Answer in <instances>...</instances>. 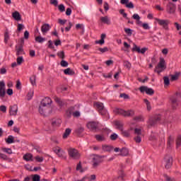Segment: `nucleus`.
I'll use <instances>...</instances> for the list:
<instances>
[{
  "instance_id": "11",
  "label": "nucleus",
  "mask_w": 181,
  "mask_h": 181,
  "mask_svg": "<svg viewBox=\"0 0 181 181\" xmlns=\"http://www.w3.org/2000/svg\"><path fill=\"white\" fill-rule=\"evenodd\" d=\"M18 105H13L9 107V114L11 116L16 117L18 115Z\"/></svg>"
},
{
  "instance_id": "7",
  "label": "nucleus",
  "mask_w": 181,
  "mask_h": 181,
  "mask_svg": "<svg viewBox=\"0 0 181 181\" xmlns=\"http://www.w3.org/2000/svg\"><path fill=\"white\" fill-rule=\"evenodd\" d=\"M117 112L123 117H134L135 115V112L132 110L125 111L122 109H117Z\"/></svg>"
},
{
  "instance_id": "17",
  "label": "nucleus",
  "mask_w": 181,
  "mask_h": 181,
  "mask_svg": "<svg viewBox=\"0 0 181 181\" xmlns=\"http://www.w3.org/2000/svg\"><path fill=\"white\" fill-rule=\"evenodd\" d=\"M120 4H122V5H126V7L129 8V9H134V4L129 2V0H121Z\"/></svg>"
},
{
  "instance_id": "55",
  "label": "nucleus",
  "mask_w": 181,
  "mask_h": 181,
  "mask_svg": "<svg viewBox=\"0 0 181 181\" xmlns=\"http://www.w3.org/2000/svg\"><path fill=\"white\" fill-rule=\"evenodd\" d=\"M134 134H136V135H141L142 130L141 129L136 128L134 129Z\"/></svg>"
},
{
  "instance_id": "4",
  "label": "nucleus",
  "mask_w": 181,
  "mask_h": 181,
  "mask_svg": "<svg viewBox=\"0 0 181 181\" xmlns=\"http://www.w3.org/2000/svg\"><path fill=\"white\" fill-rule=\"evenodd\" d=\"M160 121V115H156L149 118L147 124L148 127H155L156 124H158Z\"/></svg>"
},
{
  "instance_id": "20",
  "label": "nucleus",
  "mask_w": 181,
  "mask_h": 181,
  "mask_svg": "<svg viewBox=\"0 0 181 181\" xmlns=\"http://www.w3.org/2000/svg\"><path fill=\"white\" fill-rule=\"evenodd\" d=\"M175 144V136H169L167 141L168 148H170Z\"/></svg>"
},
{
  "instance_id": "36",
  "label": "nucleus",
  "mask_w": 181,
  "mask_h": 181,
  "mask_svg": "<svg viewBox=\"0 0 181 181\" xmlns=\"http://www.w3.org/2000/svg\"><path fill=\"white\" fill-rule=\"evenodd\" d=\"M144 101L147 107V110L151 111L152 110V107L151 106V103L149 100H148V99H144Z\"/></svg>"
},
{
  "instance_id": "29",
  "label": "nucleus",
  "mask_w": 181,
  "mask_h": 181,
  "mask_svg": "<svg viewBox=\"0 0 181 181\" xmlns=\"http://www.w3.org/2000/svg\"><path fill=\"white\" fill-rule=\"evenodd\" d=\"M73 111H74V107H69L66 111V116L68 118H70V117H71V115H73L74 112Z\"/></svg>"
},
{
  "instance_id": "22",
  "label": "nucleus",
  "mask_w": 181,
  "mask_h": 181,
  "mask_svg": "<svg viewBox=\"0 0 181 181\" xmlns=\"http://www.w3.org/2000/svg\"><path fill=\"white\" fill-rule=\"evenodd\" d=\"M64 74H66V76H74V74H76V72H74L73 69L67 68L64 70Z\"/></svg>"
},
{
  "instance_id": "24",
  "label": "nucleus",
  "mask_w": 181,
  "mask_h": 181,
  "mask_svg": "<svg viewBox=\"0 0 181 181\" xmlns=\"http://www.w3.org/2000/svg\"><path fill=\"white\" fill-rule=\"evenodd\" d=\"M49 30H50V25H49V24L42 25V26L41 28V31L43 33H47V32H49Z\"/></svg>"
},
{
  "instance_id": "51",
  "label": "nucleus",
  "mask_w": 181,
  "mask_h": 181,
  "mask_svg": "<svg viewBox=\"0 0 181 181\" xmlns=\"http://www.w3.org/2000/svg\"><path fill=\"white\" fill-rule=\"evenodd\" d=\"M116 127H117L118 129H119L120 131H122L123 129L122 128V124H121V122L116 121L115 122Z\"/></svg>"
},
{
  "instance_id": "61",
  "label": "nucleus",
  "mask_w": 181,
  "mask_h": 181,
  "mask_svg": "<svg viewBox=\"0 0 181 181\" xmlns=\"http://www.w3.org/2000/svg\"><path fill=\"white\" fill-rule=\"evenodd\" d=\"M98 50H99V52H101L102 53H105V52H108V47H105L103 48H99Z\"/></svg>"
},
{
  "instance_id": "39",
  "label": "nucleus",
  "mask_w": 181,
  "mask_h": 181,
  "mask_svg": "<svg viewBox=\"0 0 181 181\" xmlns=\"http://www.w3.org/2000/svg\"><path fill=\"white\" fill-rule=\"evenodd\" d=\"M13 136H8V137L6 140V144H13Z\"/></svg>"
},
{
  "instance_id": "27",
  "label": "nucleus",
  "mask_w": 181,
  "mask_h": 181,
  "mask_svg": "<svg viewBox=\"0 0 181 181\" xmlns=\"http://www.w3.org/2000/svg\"><path fill=\"white\" fill-rule=\"evenodd\" d=\"M177 96L175 95H173V96L170 97V101L173 105H177Z\"/></svg>"
},
{
  "instance_id": "6",
  "label": "nucleus",
  "mask_w": 181,
  "mask_h": 181,
  "mask_svg": "<svg viewBox=\"0 0 181 181\" xmlns=\"http://www.w3.org/2000/svg\"><path fill=\"white\" fill-rule=\"evenodd\" d=\"M155 21L157 22V23H158L160 26H162L163 29H165V30H168V29H169V20L155 18Z\"/></svg>"
},
{
  "instance_id": "12",
  "label": "nucleus",
  "mask_w": 181,
  "mask_h": 181,
  "mask_svg": "<svg viewBox=\"0 0 181 181\" xmlns=\"http://www.w3.org/2000/svg\"><path fill=\"white\" fill-rule=\"evenodd\" d=\"M5 81H0V98L2 100L5 97Z\"/></svg>"
},
{
  "instance_id": "41",
  "label": "nucleus",
  "mask_w": 181,
  "mask_h": 181,
  "mask_svg": "<svg viewBox=\"0 0 181 181\" xmlns=\"http://www.w3.org/2000/svg\"><path fill=\"white\" fill-rule=\"evenodd\" d=\"M163 80H164V86H169V84H170V80H169V77L164 76Z\"/></svg>"
},
{
  "instance_id": "48",
  "label": "nucleus",
  "mask_w": 181,
  "mask_h": 181,
  "mask_svg": "<svg viewBox=\"0 0 181 181\" xmlns=\"http://www.w3.org/2000/svg\"><path fill=\"white\" fill-rule=\"evenodd\" d=\"M25 29V25L23 24H18L17 25V30L18 32H21V30H23Z\"/></svg>"
},
{
  "instance_id": "35",
  "label": "nucleus",
  "mask_w": 181,
  "mask_h": 181,
  "mask_svg": "<svg viewBox=\"0 0 181 181\" xmlns=\"http://www.w3.org/2000/svg\"><path fill=\"white\" fill-rule=\"evenodd\" d=\"M123 66H124L127 70H131V67H132V64L129 61H124Z\"/></svg>"
},
{
  "instance_id": "14",
  "label": "nucleus",
  "mask_w": 181,
  "mask_h": 181,
  "mask_svg": "<svg viewBox=\"0 0 181 181\" xmlns=\"http://www.w3.org/2000/svg\"><path fill=\"white\" fill-rule=\"evenodd\" d=\"M52 99L49 97H45L44 98L41 102H40V105H46L47 107H51L52 105Z\"/></svg>"
},
{
  "instance_id": "28",
  "label": "nucleus",
  "mask_w": 181,
  "mask_h": 181,
  "mask_svg": "<svg viewBox=\"0 0 181 181\" xmlns=\"http://www.w3.org/2000/svg\"><path fill=\"white\" fill-rule=\"evenodd\" d=\"M95 138L99 142H103V141H105V136L103 134H97L95 136Z\"/></svg>"
},
{
  "instance_id": "37",
  "label": "nucleus",
  "mask_w": 181,
  "mask_h": 181,
  "mask_svg": "<svg viewBox=\"0 0 181 181\" xmlns=\"http://www.w3.org/2000/svg\"><path fill=\"white\" fill-rule=\"evenodd\" d=\"M46 39L44 37H42L41 36H37L35 37V42H37V43H43V42H45Z\"/></svg>"
},
{
  "instance_id": "63",
  "label": "nucleus",
  "mask_w": 181,
  "mask_h": 181,
  "mask_svg": "<svg viewBox=\"0 0 181 181\" xmlns=\"http://www.w3.org/2000/svg\"><path fill=\"white\" fill-rule=\"evenodd\" d=\"M0 111H1V112H6V106L5 105H1L0 106Z\"/></svg>"
},
{
  "instance_id": "49",
  "label": "nucleus",
  "mask_w": 181,
  "mask_h": 181,
  "mask_svg": "<svg viewBox=\"0 0 181 181\" xmlns=\"http://www.w3.org/2000/svg\"><path fill=\"white\" fill-rule=\"evenodd\" d=\"M33 181H40V175L37 174L33 175Z\"/></svg>"
},
{
  "instance_id": "60",
  "label": "nucleus",
  "mask_w": 181,
  "mask_h": 181,
  "mask_svg": "<svg viewBox=\"0 0 181 181\" xmlns=\"http://www.w3.org/2000/svg\"><path fill=\"white\" fill-rule=\"evenodd\" d=\"M48 47L49 49H54V45H53V42L52 41V40H49L48 41Z\"/></svg>"
},
{
  "instance_id": "34",
  "label": "nucleus",
  "mask_w": 181,
  "mask_h": 181,
  "mask_svg": "<svg viewBox=\"0 0 181 181\" xmlns=\"http://www.w3.org/2000/svg\"><path fill=\"white\" fill-rule=\"evenodd\" d=\"M70 134H71V129H70V128L66 129V130L63 134L64 139H66V138H68V136H69V135H70Z\"/></svg>"
},
{
  "instance_id": "46",
  "label": "nucleus",
  "mask_w": 181,
  "mask_h": 181,
  "mask_svg": "<svg viewBox=\"0 0 181 181\" xmlns=\"http://www.w3.org/2000/svg\"><path fill=\"white\" fill-rule=\"evenodd\" d=\"M33 94H34V92L33 90H30L27 95V98L28 100H32L33 97Z\"/></svg>"
},
{
  "instance_id": "43",
  "label": "nucleus",
  "mask_w": 181,
  "mask_h": 181,
  "mask_svg": "<svg viewBox=\"0 0 181 181\" xmlns=\"http://www.w3.org/2000/svg\"><path fill=\"white\" fill-rule=\"evenodd\" d=\"M16 61H17V64L18 66H21V64H22V62H24L23 57L21 56V57H17Z\"/></svg>"
},
{
  "instance_id": "54",
  "label": "nucleus",
  "mask_w": 181,
  "mask_h": 181,
  "mask_svg": "<svg viewBox=\"0 0 181 181\" xmlns=\"http://www.w3.org/2000/svg\"><path fill=\"white\" fill-rule=\"evenodd\" d=\"M0 159H2L3 160H8V156L4 153H0Z\"/></svg>"
},
{
  "instance_id": "2",
  "label": "nucleus",
  "mask_w": 181,
  "mask_h": 181,
  "mask_svg": "<svg viewBox=\"0 0 181 181\" xmlns=\"http://www.w3.org/2000/svg\"><path fill=\"white\" fill-rule=\"evenodd\" d=\"M38 111L41 115L47 116L52 114V106L40 105Z\"/></svg>"
},
{
  "instance_id": "8",
  "label": "nucleus",
  "mask_w": 181,
  "mask_h": 181,
  "mask_svg": "<svg viewBox=\"0 0 181 181\" xmlns=\"http://www.w3.org/2000/svg\"><path fill=\"white\" fill-rule=\"evenodd\" d=\"M139 91L141 93H146L148 95H153L155 91L151 88H148V86H141L139 88Z\"/></svg>"
},
{
  "instance_id": "25",
  "label": "nucleus",
  "mask_w": 181,
  "mask_h": 181,
  "mask_svg": "<svg viewBox=\"0 0 181 181\" xmlns=\"http://www.w3.org/2000/svg\"><path fill=\"white\" fill-rule=\"evenodd\" d=\"M12 16L15 21H19L22 19V17L21 16V13L18 11H15L12 13Z\"/></svg>"
},
{
  "instance_id": "62",
  "label": "nucleus",
  "mask_w": 181,
  "mask_h": 181,
  "mask_svg": "<svg viewBox=\"0 0 181 181\" xmlns=\"http://www.w3.org/2000/svg\"><path fill=\"white\" fill-rule=\"evenodd\" d=\"M76 29H82V30H84V25L83 24H76Z\"/></svg>"
},
{
  "instance_id": "16",
  "label": "nucleus",
  "mask_w": 181,
  "mask_h": 181,
  "mask_svg": "<svg viewBox=\"0 0 181 181\" xmlns=\"http://www.w3.org/2000/svg\"><path fill=\"white\" fill-rule=\"evenodd\" d=\"M16 56H22L25 54V51L23 50V46L22 45H18L16 46Z\"/></svg>"
},
{
  "instance_id": "1",
  "label": "nucleus",
  "mask_w": 181,
  "mask_h": 181,
  "mask_svg": "<svg viewBox=\"0 0 181 181\" xmlns=\"http://www.w3.org/2000/svg\"><path fill=\"white\" fill-rule=\"evenodd\" d=\"M164 70H166V62H165V59L160 58V62L156 66L154 71L156 73H158V74H160V73H162V71H164Z\"/></svg>"
},
{
  "instance_id": "10",
  "label": "nucleus",
  "mask_w": 181,
  "mask_h": 181,
  "mask_svg": "<svg viewBox=\"0 0 181 181\" xmlns=\"http://www.w3.org/2000/svg\"><path fill=\"white\" fill-rule=\"evenodd\" d=\"M164 162H165V169H169L170 168V166H172L173 159L172 158V156H165V157L164 158Z\"/></svg>"
},
{
  "instance_id": "42",
  "label": "nucleus",
  "mask_w": 181,
  "mask_h": 181,
  "mask_svg": "<svg viewBox=\"0 0 181 181\" xmlns=\"http://www.w3.org/2000/svg\"><path fill=\"white\" fill-rule=\"evenodd\" d=\"M58 9L59 12H65L66 11V7L64 6V4H59L58 6Z\"/></svg>"
},
{
  "instance_id": "26",
  "label": "nucleus",
  "mask_w": 181,
  "mask_h": 181,
  "mask_svg": "<svg viewBox=\"0 0 181 181\" xmlns=\"http://www.w3.org/2000/svg\"><path fill=\"white\" fill-rule=\"evenodd\" d=\"M93 105L95 108H97L98 112L100 111V110H103L104 108V105L100 102L94 103Z\"/></svg>"
},
{
  "instance_id": "64",
  "label": "nucleus",
  "mask_w": 181,
  "mask_h": 181,
  "mask_svg": "<svg viewBox=\"0 0 181 181\" xmlns=\"http://www.w3.org/2000/svg\"><path fill=\"white\" fill-rule=\"evenodd\" d=\"M177 146H180L181 145V136H178L176 141Z\"/></svg>"
},
{
  "instance_id": "13",
  "label": "nucleus",
  "mask_w": 181,
  "mask_h": 181,
  "mask_svg": "<svg viewBox=\"0 0 181 181\" xmlns=\"http://www.w3.org/2000/svg\"><path fill=\"white\" fill-rule=\"evenodd\" d=\"M87 128L90 129V131H94L97 128H98V122H89L86 124Z\"/></svg>"
},
{
  "instance_id": "57",
  "label": "nucleus",
  "mask_w": 181,
  "mask_h": 181,
  "mask_svg": "<svg viewBox=\"0 0 181 181\" xmlns=\"http://www.w3.org/2000/svg\"><path fill=\"white\" fill-rule=\"evenodd\" d=\"M132 18L134 19L135 21H140L141 20V17L139 16V15L138 13H134L132 16Z\"/></svg>"
},
{
  "instance_id": "32",
  "label": "nucleus",
  "mask_w": 181,
  "mask_h": 181,
  "mask_svg": "<svg viewBox=\"0 0 181 181\" xmlns=\"http://www.w3.org/2000/svg\"><path fill=\"white\" fill-rule=\"evenodd\" d=\"M180 76V73L177 72L173 75H171V81H176V80H179V77Z\"/></svg>"
},
{
  "instance_id": "19",
  "label": "nucleus",
  "mask_w": 181,
  "mask_h": 181,
  "mask_svg": "<svg viewBox=\"0 0 181 181\" xmlns=\"http://www.w3.org/2000/svg\"><path fill=\"white\" fill-rule=\"evenodd\" d=\"M23 159L26 162H30L33 160V155L32 153H26L23 156Z\"/></svg>"
},
{
  "instance_id": "15",
  "label": "nucleus",
  "mask_w": 181,
  "mask_h": 181,
  "mask_svg": "<svg viewBox=\"0 0 181 181\" xmlns=\"http://www.w3.org/2000/svg\"><path fill=\"white\" fill-rule=\"evenodd\" d=\"M148 50V48L144 47L141 48L139 47H137L135 44H134V47L132 48V52H137V53H141V54H145V52Z\"/></svg>"
},
{
  "instance_id": "33",
  "label": "nucleus",
  "mask_w": 181,
  "mask_h": 181,
  "mask_svg": "<svg viewBox=\"0 0 181 181\" xmlns=\"http://www.w3.org/2000/svg\"><path fill=\"white\" fill-rule=\"evenodd\" d=\"M134 121H137V122H144L145 121V117L142 115L136 116L134 117Z\"/></svg>"
},
{
  "instance_id": "5",
  "label": "nucleus",
  "mask_w": 181,
  "mask_h": 181,
  "mask_svg": "<svg viewBox=\"0 0 181 181\" xmlns=\"http://www.w3.org/2000/svg\"><path fill=\"white\" fill-rule=\"evenodd\" d=\"M69 156L71 158V159H80V153L76 148H71L68 150Z\"/></svg>"
},
{
  "instance_id": "59",
  "label": "nucleus",
  "mask_w": 181,
  "mask_h": 181,
  "mask_svg": "<svg viewBox=\"0 0 181 181\" xmlns=\"http://www.w3.org/2000/svg\"><path fill=\"white\" fill-rule=\"evenodd\" d=\"M57 56L59 57L60 59H64V51L57 52Z\"/></svg>"
},
{
  "instance_id": "18",
  "label": "nucleus",
  "mask_w": 181,
  "mask_h": 181,
  "mask_svg": "<svg viewBox=\"0 0 181 181\" xmlns=\"http://www.w3.org/2000/svg\"><path fill=\"white\" fill-rule=\"evenodd\" d=\"M176 10V7L175 6V4L173 3H168L167 5V12L168 13H175V11Z\"/></svg>"
},
{
  "instance_id": "44",
  "label": "nucleus",
  "mask_w": 181,
  "mask_h": 181,
  "mask_svg": "<svg viewBox=\"0 0 181 181\" xmlns=\"http://www.w3.org/2000/svg\"><path fill=\"white\" fill-rule=\"evenodd\" d=\"M9 40V33L7 31L4 33V43H8Z\"/></svg>"
},
{
  "instance_id": "3",
  "label": "nucleus",
  "mask_w": 181,
  "mask_h": 181,
  "mask_svg": "<svg viewBox=\"0 0 181 181\" xmlns=\"http://www.w3.org/2000/svg\"><path fill=\"white\" fill-rule=\"evenodd\" d=\"M53 151L56 155H57L58 158H60L61 159H64L66 160L67 159V156H66V152L62 148L59 146H56L53 148Z\"/></svg>"
},
{
  "instance_id": "47",
  "label": "nucleus",
  "mask_w": 181,
  "mask_h": 181,
  "mask_svg": "<svg viewBox=\"0 0 181 181\" xmlns=\"http://www.w3.org/2000/svg\"><path fill=\"white\" fill-rule=\"evenodd\" d=\"M124 32L128 36H132V30L131 28H124Z\"/></svg>"
},
{
  "instance_id": "21",
  "label": "nucleus",
  "mask_w": 181,
  "mask_h": 181,
  "mask_svg": "<svg viewBox=\"0 0 181 181\" xmlns=\"http://www.w3.org/2000/svg\"><path fill=\"white\" fill-rule=\"evenodd\" d=\"M102 23H105L106 25H111V20L107 16L100 18Z\"/></svg>"
},
{
  "instance_id": "40",
  "label": "nucleus",
  "mask_w": 181,
  "mask_h": 181,
  "mask_svg": "<svg viewBox=\"0 0 181 181\" xmlns=\"http://www.w3.org/2000/svg\"><path fill=\"white\" fill-rule=\"evenodd\" d=\"M1 151H3V152H5L6 153H8V155H12L11 148H1Z\"/></svg>"
},
{
  "instance_id": "23",
  "label": "nucleus",
  "mask_w": 181,
  "mask_h": 181,
  "mask_svg": "<svg viewBox=\"0 0 181 181\" xmlns=\"http://www.w3.org/2000/svg\"><path fill=\"white\" fill-rule=\"evenodd\" d=\"M120 131H121L122 135H123V136L128 138L131 135V131H132V129H129L128 130H124V129H122Z\"/></svg>"
},
{
  "instance_id": "38",
  "label": "nucleus",
  "mask_w": 181,
  "mask_h": 181,
  "mask_svg": "<svg viewBox=\"0 0 181 181\" xmlns=\"http://www.w3.org/2000/svg\"><path fill=\"white\" fill-rule=\"evenodd\" d=\"M76 134H77V135H81V134H83V132H84V128L81 127H78V129H76L75 130Z\"/></svg>"
},
{
  "instance_id": "52",
  "label": "nucleus",
  "mask_w": 181,
  "mask_h": 181,
  "mask_svg": "<svg viewBox=\"0 0 181 181\" xmlns=\"http://www.w3.org/2000/svg\"><path fill=\"white\" fill-rule=\"evenodd\" d=\"M60 64L62 67H67L69 66V62L62 59L60 62Z\"/></svg>"
},
{
  "instance_id": "31",
  "label": "nucleus",
  "mask_w": 181,
  "mask_h": 181,
  "mask_svg": "<svg viewBox=\"0 0 181 181\" xmlns=\"http://www.w3.org/2000/svg\"><path fill=\"white\" fill-rule=\"evenodd\" d=\"M102 148L105 152H111V151L113 149L112 146L108 145H103Z\"/></svg>"
},
{
  "instance_id": "53",
  "label": "nucleus",
  "mask_w": 181,
  "mask_h": 181,
  "mask_svg": "<svg viewBox=\"0 0 181 181\" xmlns=\"http://www.w3.org/2000/svg\"><path fill=\"white\" fill-rule=\"evenodd\" d=\"M134 139L136 144H141L142 142V139L139 136H136Z\"/></svg>"
},
{
  "instance_id": "50",
  "label": "nucleus",
  "mask_w": 181,
  "mask_h": 181,
  "mask_svg": "<svg viewBox=\"0 0 181 181\" xmlns=\"http://www.w3.org/2000/svg\"><path fill=\"white\" fill-rule=\"evenodd\" d=\"M98 112L100 114V115H107V110H105V107H103L102 110H99Z\"/></svg>"
},
{
  "instance_id": "9",
  "label": "nucleus",
  "mask_w": 181,
  "mask_h": 181,
  "mask_svg": "<svg viewBox=\"0 0 181 181\" xmlns=\"http://www.w3.org/2000/svg\"><path fill=\"white\" fill-rule=\"evenodd\" d=\"M101 163V157L100 156L93 155L92 158L93 168H98Z\"/></svg>"
},
{
  "instance_id": "45",
  "label": "nucleus",
  "mask_w": 181,
  "mask_h": 181,
  "mask_svg": "<svg viewBox=\"0 0 181 181\" xmlns=\"http://www.w3.org/2000/svg\"><path fill=\"white\" fill-rule=\"evenodd\" d=\"M54 101H56L57 103V104H59V105H63V102H62V100L60 99V98L57 97V96H54Z\"/></svg>"
},
{
  "instance_id": "30",
  "label": "nucleus",
  "mask_w": 181,
  "mask_h": 181,
  "mask_svg": "<svg viewBox=\"0 0 181 181\" xmlns=\"http://www.w3.org/2000/svg\"><path fill=\"white\" fill-rule=\"evenodd\" d=\"M128 153H129V151L127 148H123L120 150L121 156H127Z\"/></svg>"
},
{
  "instance_id": "58",
  "label": "nucleus",
  "mask_w": 181,
  "mask_h": 181,
  "mask_svg": "<svg viewBox=\"0 0 181 181\" xmlns=\"http://www.w3.org/2000/svg\"><path fill=\"white\" fill-rule=\"evenodd\" d=\"M118 138V134L113 133L112 134L110 135V139L111 141H115Z\"/></svg>"
},
{
  "instance_id": "56",
  "label": "nucleus",
  "mask_w": 181,
  "mask_h": 181,
  "mask_svg": "<svg viewBox=\"0 0 181 181\" xmlns=\"http://www.w3.org/2000/svg\"><path fill=\"white\" fill-rule=\"evenodd\" d=\"M143 29H145L146 30L151 29V27H149V24L146 23H144L141 25Z\"/></svg>"
}]
</instances>
